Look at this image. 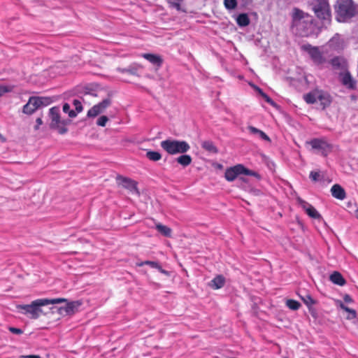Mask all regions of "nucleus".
<instances>
[{
	"label": "nucleus",
	"mask_w": 358,
	"mask_h": 358,
	"mask_svg": "<svg viewBox=\"0 0 358 358\" xmlns=\"http://www.w3.org/2000/svg\"><path fill=\"white\" fill-rule=\"evenodd\" d=\"M343 300L345 301V302L346 303H352L353 301L352 297L349 295V294H345L344 296H343Z\"/></svg>",
	"instance_id": "nucleus-47"
},
{
	"label": "nucleus",
	"mask_w": 358,
	"mask_h": 358,
	"mask_svg": "<svg viewBox=\"0 0 358 358\" xmlns=\"http://www.w3.org/2000/svg\"><path fill=\"white\" fill-rule=\"evenodd\" d=\"M291 16L292 27H296L301 36H308V30L311 28L313 22V17L298 8L292 9Z\"/></svg>",
	"instance_id": "nucleus-1"
},
{
	"label": "nucleus",
	"mask_w": 358,
	"mask_h": 358,
	"mask_svg": "<svg viewBox=\"0 0 358 358\" xmlns=\"http://www.w3.org/2000/svg\"><path fill=\"white\" fill-rule=\"evenodd\" d=\"M236 22L240 27H246L249 25L250 20L248 14L241 13L238 15Z\"/></svg>",
	"instance_id": "nucleus-26"
},
{
	"label": "nucleus",
	"mask_w": 358,
	"mask_h": 358,
	"mask_svg": "<svg viewBox=\"0 0 358 358\" xmlns=\"http://www.w3.org/2000/svg\"><path fill=\"white\" fill-rule=\"evenodd\" d=\"M284 358H288V357H284Z\"/></svg>",
	"instance_id": "nucleus-52"
},
{
	"label": "nucleus",
	"mask_w": 358,
	"mask_h": 358,
	"mask_svg": "<svg viewBox=\"0 0 358 358\" xmlns=\"http://www.w3.org/2000/svg\"><path fill=\"white\" fill-rule=\"evenodd\" d=\"M306 213L312 218L321 220L322 219L321 215L317 212V210L313 206H308L306 208Z\"/></svg>",
	"instance_id": "nucleus-29"
},
{
	"label": "nucleus",
	"mask_w": 358,
	"mask_h": 358,
	"mask_svg": "<svg viewBox=\"0 0 358 358\" xmlns=\"http://www.w3.org/2000/svg\"><path fill=\"white\" fill-rule=\"evenodd\" d=\"M258 92L262 98L271 106H275V102L266 94H265L260 88H258Z\"/></svg>",
	"instance_id": "nucleus-37"
},
{
	"label": "nucleus",
	"mask_w": 358,
	"mask_h": 358,
	"mask_svg": "<svg viewBox=\"0 0 358 358\" xmlns=\"http://www.w3.org/2000/svg\"><path fill=\"white\" fill-rule=\"evenodd\" d=\"M143 264H145V265H148V266H151L152 268H156L157 267V265L159 263H157V262L148 260V261L143 262Z\"/></svg>",
	"instance_id": "nucleus-44"
},
{
	"label": "nucleus",
	"mask_w": 358,
	"mask_h": 358,
	"mask_svg": "<svg viewBox=\"0 0 358 358\" xmlns=\"http://www.w3.org/2000/svg\"><path fill=\"white\" fill-rule=\"evenodd\" d=\"M308 143L313 149L320 151L321 154L324 157L327 156L333 149L332 145L324 138H313Z\"/></svg>",
	"instance_id": "nucleus-10"
},
{
	"label": "nucleus",
	"mask_w": 358,
	"mask_h": 358,
	"mask_svg": "<svg viewBox=\"0 0 358 358\" xmlns=\"http://www.w3.org/2000/svg\"><path fill=\"white\" fill-rule=\"evenodd\" d=\"M357 11V7L352 0H340L336 12L343 19L351 18Z\"/></svg>",
	"instance_id": "nucleus-7"
},
{
	"label": "nucleus",
	"mask_w": 358,
	"mask_h": 358,
	"mask_svg": "<svg viewBox=\"0 0 358 358\" xmlns=\"http://www.w3.org/2000/svg\"><path fill=\"white\" fill-rule=\"evenodd\" d=\"M183 0H168L170 7L176 8L177 10H180V3Z\"/></svg>",
	"instance_id": "nucleus-36"
},
{
	"label": "nucleus",
	"mask_w": 358,
	"mask_h": 358,
	"mask_svg": "<svg viewBox=\"0 0 358 358\" xmlns=\"http://www.w3.org/2000/svg\"><path fill=\"white\" fill-rule=\"evenodd\" d=\"M20 358H41V356L37 355H22Z\"/></svg>",
	"instance_id": "nucleus-49"
},
{
	"label": "nucleus",
	"mask_w": 358,
	"mask_h": 358,
	"mask_svg": "<svg viewBox=\"0 0 358 358\" xmlns=\"http://www.w3.org/2000/svg\"><path fill=\"white\" fill-rule=\"evenodd\" d=\"M312 10L316 17L322 21L329 23L331 20L330 6L327 0H313L310 3Z\"/></svg>",
	"instance_id": "nucleus-4"
},
{
	"label": "nucleus",
	"mask_w": 358,
	"mask_h": 358,
	"mask_svg": "<svg viewBox=\"0 0 358 358\" xmlns=\"http://www.w3.org/2000/svg\"><path fill=\"white\" fill-rule=\"evenodd\" d=\"M146 157L151 161L157 162L161 159L162 155L157 151H148L146 153Z\"/></svg>",
	"instance_id": "nucleus-30"
},
{
	"label": "nucleus",
	"mask_w": 358,
	"mask_h": 358,
	"mask_svg": "<svg viewBox=\"0 0 358 358\" xmlns=\"http://www.w3.org/2000/svg\"><path fill=\"white\" fill-rule=\"evenodd\" d=\"M301 299L309 308L315 303V301L311 297L310 294H306L304 296H301Z\"/></svg>",
	"instance_id": "nucleus-34"
},
{
	"label": "nucleus",
	"mask_w": 358,
	"mask_h": 358,
	"mask_svg": "<svg viewBox=\"0 0 358 358\" xmlns=\"http://www.w3.org/2000/svg\"><path fill=\"white\" fill-rule=\"evenodd\" d=\"M50 103L48 97H30L28 102L23 107V113L27 115L34 113L40 106H47Z\"/></svg>",
	"instance_id": "nucleus-9"
},
{
	"label": "nucleus",
	"mask_w": 358,
	"mask_h": 358,
	"mask_svg": "<svg viewBox=\"0 0 358 358\" xmlns=\"http://www.w3.org/2000/svg\"><path fill=\"white\" fill-rule=\"evenodd\" d=\"M36 125L35 126L34 129L35 130H38L39 127L43 124L42 119L41 117H38L36 120Z\"/></svg>",
	"instance_id": "nucleus-48"
},
{
	"label": "nucleus",
	"mask_w": 358,
	"mask_h": 358,
	"mask_svg": "<svg viewBox=\"0 0 358 358\" xmlns=\"http://www.w3.org/2000/svg\"><path fill=\"white\" fill-rule=\"evenodd\" d=\"M49 115L51 120L50 127L52 129H57L60 134H64L67 132L68 129L66 125L68 121L61 120L60 111L59 107H52L49 110Z\"/></svg>",
	"instance_id": "nucleus-5"
},
{
	"label": "nucleus",
	"mask_w": 358,
	"mask_h": 358,
	"mask_svg": "<svg viewBox=\"0 0 358 358\" xmlns=\"http://www.w3.org/2000/svg\"><path fill=\"white\" fill-rule=\"evenodd\" d=\"M160 145L164 150L171 155L185 154L190 149V145L185 141L174 139L162 141Z\"/></svg>",
	"instance_id": "nucleus-3"
},
{
	"label": "nucleus",
	"mask_w": 358,
	"mask_h": 358,
	"mask_svg": "<svg viewBox=\"0 0 358 358\" xmlns=\"http://www.w3.org/2000/svg\"><path fill=\"white\" fill-rule=\"evenodd\" d=\"M73 105L76 108V113H77V114L82 112L83 108L81 102L79 100L74 99L73 101Z\"/></svg>",
	"instance_id": "nucleus-38"
},
{
	"label": "nucleus",
	"mask_w": 358,
	"mask_h": 358,
	"mask_svg": "<svg viewBox=\"0 0 358 358\" xmlns=\"http://www.w3.org/2000/svg\"><path fill=\"white\" fill-rule=\"evenodd\" d=\"M301 50L308 52L313 63L317 66H322L327 62L326 58L317 46L307 43L301 45Z\"/></svg>",
	"instance_id": "nucleus-8"
},
{
	"label": "nucleus",
	"mask_w": 358,
	"mask_h": 358,
	"mask_svg": "<svg viewBox=\"0 0 358 358\" xmlns=\"http://www.w3.org/2000/svg\"><path fill=\"white\" fill-rule=\"evenodd\" d=\"M224 278L222 275H217L210 281V286L214 289H218L222 288L224 285Z\"/></svg>",
	"instance_id": "nucleus-20"
},
{
	"label": "nucleus",
	"mask_w": 358,
	"mask_h": 358,
	"mask_svg": "<svg viewBox=\"0 0 358 358\" xmlns=\"http://www.w3.org/2000/svg\"><path fill=\"white\" fill-rule=\"evenodd\" d=\"M337 303L338 304L339 307L343 309V310L348 313V315H347L346 318L348 320H352L355 319L357 317L356 311L353 309H351L346 306L343 304V303L341 301H338Z\"/></svg>",
	"instance_id": "nucleus-24"
},
{
	"label": "nucleus",
	"mask_w": 358,
	"mask_h": 358,
	"mask_svg": "<svg viewBox=\"0 0 358 358\" xmlns=\"http://www.w3.org/2000/svg\"><path fill=\"white\" fill-rule=\"evenodd\" d=\"M241 174L259 178V173L245 168L241 164L227 169L224 173V178L227 181L232 182Z\"/></svg>",
	"instance_id": "nucleus-6"
},
{
	"label": "nucleus",
	"mask_w": 358,
	"mask_h": 358,
	"mask_svg": "<svg viewBox=\"0 0 358 358\" xmlns=\"http://www.w3.org/2000/svg\"><path fill=\"white\" fill-rule=\"evenodd\" d=\"M142 57L151 64L156 65L158 68L161 67L163 64V59L159 55L151 53H144L142 55Z\"/></svg>",
	"instance_id": "nucleus-17"
},
{
	"label": "nucleus",
	"mask_w": 358,
	"mask_h": 358,
	"mask_svg": "<svg viewBox=\"0 0 358 358\" xmlns=\"http://www.w3.org/2000/svg\"><path fill=\"white\" fill-rule=\"evenodd\" d=\"M63 111L65 113H68L70 117H75L77 116V113L73 110H71L70 105L68 103H65L63 105Z\"/></svg>",
	"instance_id": "nucleus-33"
},
{
	"label": "nucleus",
	"mask_w": 358,
	"mask_h": 358,
	"mask_svg": "<svg viewBox=\"0 0 358 358\" xmlns=\"http://www.w3.org/2000/svg\"><path fill=\"white\" fill-rule=\"evenodd\" d=\"M142 66L140 64H134L127 69H123L120 70L122 73H127L134 76H138V70L141 69Z\"/></svg>",
	"instance_id": "nucleus-25"
},
{
	"label": "nucleus",
	"mask_w": 358,
	"mask_h": 358,
	"mask_svg": "<svg viewBox=\"0 0 358 358\" xmlns=\"http://www.w3.org/2000/svg\"><path fill=\"white\" fill-rule=\"evenodd\" d=\"M355 216L358 219V209L355 211Z\"/></svg>",
	"instance_id": "nucleus-51"
},
{
	"label": "nucleus",
	"mask_w": 358,
	"mask_h": 358,
	"mask_svg": "<svg viewBox=\"0 0 358 358\" xmlns=\"http://www.w3.org/2000/svg\"><path fill=\"white\" fill-rule=\"evenodd\" d=\"M317 100L320 102V104L322 106L323 108L330 106L332 101L331 96L328 92L320 90H318Z\"/></svg>",
	"instance_id": "nucleus-16"
},
{
	"label": "nucleus",
	"mask_w": 358,
	"mask_h": 358,
	"mask_svg": "<svg viewBox=\"0 0 358 358\" xmlns=\"http://www.w3.org/2000/svg\"><path fill=\"white\" fill-rule=\"evenodd\" d=\"M329 45L335 50H340L343 48V45L340 43V39L338 37H333L329 41Z\"/></svg>",
	"instance_id": "nucleus-31"
},
{
	"label": "nucleus",
	"mask_w": 358,
	"mask_h": 358,
	"mask_svg": "<svg viewBox=\"0 0 358 358\" xmlns=\"http://www.w3.org/2000/svg\"><path fill=\"white\" fill-rule=\"evenodd\" d=\"M248 130L249 131L250 134L259 136L261 139L264 140L266 141L270 142L271 138L268 137L267 134H266L263 131L253 127V126H248Z\"/></svg>",
	"instance_id": "nucleus-18"
},
{
	"label": "nucleus",
	"mask_w": 358,
	"mask_h": 358,
	"mask_svg": "<svg viewBox=\"0 0 358 358\" xmlns=\"http://www.w3.org/2000/svg\"><path fill=\"white\" fill-rule=\"evenodd\" d=\"M117 180L120 185H121L124 188L127 189L131 192L136 193L139 195L140 192L138 189V182L131 178L123 177V176H117Z\"/></svg>",
	"instance_id": "nucleus-13"
},
{
	"label": "nucleus",
	"mask_w": 358,
	"mask_h": 358,
	"mask_svg": "<svg viewBox=\"0 0 358 358\" xmlns=\"http://www.w3.org/2000/svg\"><path fill=\"white\" fill-rule=\"evenodd\" d=\"M329 278L333 283L340 286H343L346 283L345 278L338 271H334L331 273Z\"/></svg>",
	"instance_id": "nucleus-19"
},
{
	"label": "nucleus",
	"mask_w": 358,
	"mask_h": 358,
	"mask_svg": "<svg viewBox=\"0 0 358 358\" xmlns=\"http://www.w3.org/2000/svg\"><path fill=\"white\" fill-rule=\"evenodd\" d=\"M286 306L291 310H297L301 307V303L294 299H287L286 301Z\"/></svg>",
	"instance_id": "nucleus-32"
},
{
	"label": "nucleus",
	"mask_w": 358,
	"mask_h": 358,
	"mask_svg": "<svg viewBox=\"0 0 358 358\" xmlns=\"http://www.w3.org/2000/svg\"><path fill=\"white\" fill-rule=\"evenodd\" d=\"M156 229L164 236H165V237H171V236L172 229L170 227H169L166 225H163L161 223H157V224H156Z\"/></svg>",
	"instance_id": "nucleus-23"
},
{
	"label": "nucleus",
	"mask_w": 358,
	"mask_h": 358,
	"mask_svg": "<svg viewBox=\"0 0 358 358\" xmlns=\"http://www.w3.org/2000/svg\"><path fill=\"white\" fill-rule=\"evenodd\" d=\"M345 59L342 57L336 56L329 61V64L334 69H339L345 64Z\"/></svg>",
	"instance_id": "nucleus-21"
},
{
	"label": "nucleus",
	"mask_w": 358,
	"mask_h": 358,
	"mask_svg": "<svg viewBox=\"0 0 358 358\" xmlns=\"http://www.w3.org/2000/svg\"><path fill=\"white\" fill-rule=\"evenodd\" d=\"M161 273L164 274L166 275H169V271L162 268V267L158 264L157 267L156 268Z\"/></svg>",
	"instance_id": "nucleus-46"
},
{
	"label": "nucleus",
	"mask_w": 358,
	"mask_h": 358,
	"mask_svg": "<svg viewBox=\"0 0 358 358\" xmlns=\"http://www.w3.org/2000/svg\"><path fill=\"white\" fill-rule=\"evenodd\" d=\"M10 87L8 86L0 85V96H3L4 94L10 92Z\"/></svg>",
	"instance_id": "nucleus-41"
},
{
	"label": "nucleus",
	"mask_w": 358,
	"mask_h": 358,
	"mask_svg": "<svg viewBox=\"0 0 358 358\" xmlns=\"http://www.w3.org/2000/svg\"><path fill=\"white\" fill-rule=\"evenodd\" d=\"M340 76L341 78V83L344 86L350 90H355L356 88L357 83L348 71L340 73Z\"/></svg>",
	"instance_id": "nucleus-14"
},
{
	"label": "nucleus",
	"mask_w": 358,
	"mask_h": 358,
	"mask_svg": "<svg viewBox=\"0 0 358 358\" xmlns=\"http://www.w3.org/2000/svg\"><path fill=\"white\" fill-rule=\"evenodd\" d=\"M108 121V117L106 115H102L98 118L96 124L100 127H105Z\"/></svg>",
	"instance_id": "nucleus-39"
},
{
	"label": "nucleus",
	"mask_w": 358,
	"mask_h": 358,
	"mask_svg": "<svg viewBox=\"0 0 358 358\" xmlns=\"http://www.w3.org/2000/svg\"><path fill=\"white\" fill-rule=\"evenodd\" d=\"M310 178L313 181V182H317L319 178H320V173L317 172V171H311L310 173Z\"/></svg>",
	"instance_id": "nucleus-40"
},
{
	"label": "nucleus",
	"mask_w": 358,
	"mask_h": 358,
	"mask_svg": "<svg viewBox=\"0 0 358 358\" xmlns=\"http://www.w3.org/2000/svg\"><path fill=\"white\" fill-rule=\"evenodd\" d=\"M176 162L179 164L185 167V166H189L192 163V159L191 156H189L188 155L182 154L180 156H179L178 157L176 158Z\"/></svg>",
	"instance_id": "nucleus-27"
},
{
	"label": "nucleus",
	"mask_w": 358,
	"mask_h": 358,
	"mask_svg": "<svg viewBox=\"0 0 358 358\" xmlns=\"http://www.w3.org/2000/svg\"><path fill=\"white\" fill-rule=\"evenodd\" d=\"M161 273L164 274L166 275H169V271L162 268V267L158 264L157 267L156 268Z\"/></svg>",
	"instance_id": "nucleus-45"
},
{
	"label": "nucleus",
	"mask_w": 358,
	"mask_h": 358,
	"mask_svg": "<svg viewBox=\"0 0 358 358\" xmlns=\"http://www.w3.org/2000/svg\"><path fill=\"white\" fill-rule=\"evenodd\" d=\"M331 195L339 200H344L346 198L345 189L338 184L334 185L331 188Z\"/></svg>",
	"instance_id": "nucleus-15"
},
{
	"label": "nucleus",
	"mask_w": 358,
	"mask_h": 358,
	"mask_svg": "<svg viewBox=\"0 0 358 358\" xmlns=\"http://www.w3.org/2000/svg\"><path fill=\"white\" fill-rule=\"evenodd\" d=\"M81 305V303L79 301H71L67 303L65 306H61L59 308H55L57 309V313L61 316H66V315H72L77 310L78 308Z\"/></svg>",
	"instance_id": "nucleus-12"
},
{
	"label": "nucleus",
	"mask_w": 358,
	"mask_h": 358,
	"mask_svg": "<svg viewBox=\"0 0 358 358\" xmlns=\"http://www.w3.org/2000/svg\"><path fill=\"white\" fill-rule=\"evenodd\" d=\"M136 265L138 266H143L145 265V264H143V262H141L136 263Z\"/></svg>",
	"instance_id": "nucleus-50"
},
{
	"label": "nucleus",
	"mask_w": 358,
	"mask_h": 358,
	"mask_svg": "<svg viewBox=\"0 0 358 358\" xmlns=\"http://www.w3.org/2000/svg\"><path fill=\"white\" fill-rule=\"evenodd\" d=\"M224 5L227 9L233 10L237 7L236 0H224Z\"/></svg>",
	"instance_id": "nucleus-35"
},
{
	"label": "nucleus",
	"mask_w": 358,
	"mask_h": 358,
	"mask_svg": "<svg viewBox=\"0 0 358 358\" xmlns=\"http://www.w3.org/2000/svg\"><path fill=\"white\" fill-rule=\"evenodd\" d=\"M298 201L299 204L301 206V207L306 211V208L308 206H311L310 203L306 202V201L299 198Z\"/></svg>",
	"instance_id": "nucleus-43"
},
{
	"label": "nucleus",
	"mask_w": 358,
	"mask_h": 358,
	"mask_svg": "<svg viewBox=\"0 0 358 358\" xmlns=\"http://www.w3.org/2000/svg\"><path fill=\"white\" fill-rule=\"evenodd\" d=\"M201 147L210 152H213V153H217V148L214 145L213 143L210 141H203L202 143H201Z\"/></svg>",
	"instance_id": "nucleus-28"
},
{
	"label": "nucleus",
	"mask_w": 358,
	"mask_h": 358,
	"mask_svg": "<svg viewBox=\"0 0 358 358\" xmlns=\"http://www.w3.org/2000/svg\"><path fill=\"white\" fill-rule=\"evenodd\" d=\"M8 330L14 334H17V335H20V334H22L23 333V331L21 329H19V328H16V327H10L8 328Z\"/></svg>",
	"instance_id": "nucleus-42"
},
{
	"label": "nucleus",
	"mask_w": 358,
	"mask_h": 358,
	"mask_svg": "<svg viewBox=\"0 0 358 358\" xmlns=\"http://www.w3.org/2000/svg\"><path fill=\"white\" fill-rule=\"evenodd\" d=\"M66 300L63 298L48 299H38L33 301L30 304L19 305L17 306V309L23 310V313L30 315L31 319H37L43 313L41 308V306H48L50 304L60 303Z\"/></svg>",
	"instance_id": "nucleus-2"
},
{
	"label": "nucleus",
	"mask_w": 358,
	"mask_h": 358,
	"mask_svg": "<svg viewBox=\"0 0 358 358\" xmlns=\"http://www.w3.org/2000/svg\"><path fill=\"white\" fill-rule=\"evenodd\" d=\"M318 90L317 89H315L309 93L304 95L303 98L305 101L307 103H315L317 101L318 97Z\"/></svg>",
	"instance_id": "nucleus-22"
},
{
	"label": "nucleus",
	"mask_w": 358,
	"mask_h": 358,
	"mask_svg": "<svg viewBox=\"0 0 358 358\" xmlns=\"http://www.w3.org/2000/svg\"><path fill=\"white\" fill-rule=\"evenodd\" d=\"M111 104V99L107 98L101 102L94 105L87 111V116L90 117H95L98 115L102 113Z\"/></svg>",
	"instance_id": "nucleus-11"
}]
</instances>
